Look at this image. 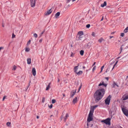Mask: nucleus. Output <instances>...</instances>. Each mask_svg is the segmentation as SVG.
Wrapping results in <instances>:
<instances>
[{"instance_id": "nucleus-17", "label": "nucleus", "mask_w": 128, "mask_h": 128, "mask_svg": "<svg viewBox=\"0 0 128 128\" xmlns=\"http://www.w3.org/2000/svg\"><path fill=\"white\" fill-rule=\"evenodd\" d=\"M77 97H76L73 100L72 103L73 104H75L77 102Z\"/></svg>"}, {"instance_id": "nucleus-15", "label": "nucleus", "mask_w": 128, "mask_h": 128, "mask_svg": "<svg viewBox=\"0 0 128 128\" xmlns=\"http://www.w3.org/2000/svg\"><path fill=\"white\" fill-rule=\"evenodd\" d=\"M78 65L75 66L74 68V72L76 73L77 72V70L78 69Z\"/></svg>"}, {"instance_id": "nucleus-9", "label": "nucleus", "mask_w": 128, "mask_h": 128, "mask_svg": "<svg viewBox=\"0 0 128 128\" xmlns=\"http://www.w3.org/2000/svg\"><path fill=\"white\" fill-rule=\"evenodd\" d=\"M76 90L75 91L72 90V91L70 96V98H72L76 94Z\"/></svg>"}, {"instance_id": "nucleus-2", "label": "nucleus", "mask_w": 128, "mask_h": 128, "mask_svg": "<svg viewBox=\"0 0 128 128\" xmlns=\"http://www.w3.org/2000/svg\"><path fill=\"white\" fill-rule=\"evenodd\" d=\"M111 96L110 95H109L105 100V102L106 104L108 105L109 104Z\"/></svg>"}, {"instance_id": "nucleus-35", "label": "nucleus", "mask_w": 128, "mask_h": 128, "mask_svg": "<svg viewBox=\"0 0 128 128\" xmlns=\"http://www.w3.org/2000/svg\"><path fill=\"white\" fill-rule=\"evenodd\" d=\"M118 61H116V62L114 64V65H113V67L112 68V70H113V69L114 68V66H115L116 65V64L117 63V62H118Z\"/></svg>"}, {"instance_id": "nucleus-22", "label": "nucleus", "mask_w": 128, "mask_h": 128, "mask_svg": "<svg viewBox=\"0 0 128 128\" xmlns=\"http://www.w3.org/2000/svg\"><path fill=\"white\" fill-rule=\"evenodd\" d=\"M76 74H78V75L79 76V75H80V74H82V71L80 70L78 72H76Z\"/></svg>"}, {"instance_id": "nucleus-50", "label": "nucleus", "mask_w": 128, "mask_h": 128, "mask_svg": "<svg viewBox=\"0 0 128 128\" xmlns=\"http://www.w3.org/2000/svg\"><path fill=\"white\" fill-rule=\"evenodd\" d=\"M42 39H41L39 40V42L40 43H41L42 42Z\"/></svg>"}, {"instance_id": "nucleus-52", "label": "nucleus", "mask_w": 128, "mask_h": 128, "mask_svg": "<svg viewBox=\"0 0 128 128\" xmlns=\"http://www.w3.org/2000/svg\"><path fill=\"white\" fill-rule=\"evenodd\" d=\"M114 62H114H112V63H111L110 64V65H111L112 64H113Z\"/></svg>"}, {"instance_id": "nucleus-32", "label": "nucleus", "mask_w": 128, "mask_h": 128, "mask_svg": "<svg viewBox=\"0 0 128 128\" xmlns=\"http://www.w3.org/2000/svg\"><path fill=\"white\" fill-rule=\"evenodd\" d=\"M104 65H103V66H102V67L101 68V70H100V72H102L103 70V68H104Z\"/></svg>"}, {"instance_id": "nucleus-39", "label": "nucleus", "mask_w": 128, "mask_h": 128, "mask_svg": "<svg viewBox=\"0 0 128 128\" xmlns=\"http://www.w3.org/2000/svg\"><path fill=\"white\" fill-rule=\"evenodd\" d=\"M82 84H80V87L78 89V92H79L80 91L81 88L82 87Z\"/></svg>"}, {"instance_id": "nucleus-61", "label": "nucleus", "mask_w": 128, "mask_h": 128, "mask_svg": "<svg viewBox=\"0 0 128 128\" xmlns=\"http://www.w3.org/2000/svg\"><path fill=\"white\" fill-rule=\"evenodd\" d=\"M83 68L84 69L85 68V67L84 66H83Z\"/></svg>"}, {"instance_id": "nucleus-11", "label": "nucleus", "mask_w": 128, "mask_h": 128, "mask_svg": "<svg viewBox=\"0 0 128 128\" xmlns=\"http://www.w3.org/2000/svg\"><path fill=\"white\" fill-rule=\"evenodd\" d=\"M32 73L33 75L34 76H35L36 74V71L35 68H33L32 70Z\"/></svg>"}, {"instance_id": "nucleus-40", "label": "nucleus", "mask_w": 128, "mask_h": 128, "mask_svg": "<svg viewBox=\"0 0 128 128\" xmlns=\"http://www.w3.org/2000/svg\"><path fill=\"white\" fill-rule=\"evenodd\" d=\"M92 35L94 36H96V34L94 32H93L92 33Z\"/></svg>"}, {"instance_id": "nucleus-24", "label": "nucleus", "mask_w": 128, "mask_h": 128, "mask_svg": "<svg viewBox=\"0 0 128 128\" xmlns=\"http://www.w3.org/2000/svg\"><path fill=\"white\" fill-rule=\"evenodd\" d=\"M68 116V114L67 113L66 114V116L64 118V121L65 122L66 121V120Z\"/></svg>"}, {"instance_id": "nucleus-26", "label": "nucleus", "mask_w": 128, "mask_h": 128, "mask_svg": "<svg viewBox=\"0 0 128 128\" xmlns=\"http://www.w3.org/2000/svg\"><path fill=\"white\" fill-rule=\"evenodd\" d=\"M6 124L7 126L8 127H10L11 126V123L10 122H7L6 123Z\"/></svg>"}, {"instance_id": "nucleus-55", "label": "nucleus", "mask_w": 128, "mask_h": 128, "mask_svg": "<svg viewBox=\"0 0 128 128\" xmlns=\"http://www.w3.org/2000/svg\"><path fill=\"white\" fill-rule=\"evenodd\" d=\"M30 83H29V84H28V86H27V88H28V87H29V86H30Z\"/></svg>"}, {"instance_id": "nucleus-59", "label": "nucleus", "mask_w": 128, "mask_h": 128, "mask_svg": "<svg viewBox=\"0 0 128 128\" xmlns=\"http://www.w3.org/2000/svg\"><path fill=\"white\" fill-rule=\"evenodd\" d=\"M106 78L107 80H108V78Z\"/></svg>"}, {"instance_id": "nucleus-47", "label": "nucleus", "mask_w": 128, "mask_h": 128, "mask_svg": "<svg viewBox=\"0 0 128 128\" xmlns=\"http://www.w3.org/2000/svg\"><path fill=\"white\" fill-rule=\"evenodd\" d=\"M15 36V35L14 34H13L12 35V38H14Z\"/></svg>"}, {"instance_id": "nucleus-10", "label": "nucleus", "mask_w": 128, "mask_h": 128, "mask_svg": "<svg viewBox=\"0 0 128 128\" xmlns=\"http://www.w3.org/2000/svg\"><path fill=\"white\" fill-rule=\"evenodd\" d=\"M82 36L79 35L78 36H77L76 38V40H82Z\"/></svg>"}, {"instance_id": "nucleus-33", "label": "nucleus", "mask_w": 128, "mask_h": 128, "mask_svg": "<svg viewBox=\"0 0 128 128\" xmlns=\"http://www.w3.org/2000/svg\"><path fill=\"white\" fill-rule=\"evenodd\" d=\"M30 50V49L29 48H25V51L26 52H28Z\"/></svg>"}, {"instance_id": "nucleus-1", "label": "nucleus", "mask_w": 128, "mask_h": 128, "mask_svg": "<svg viewBox=\"0 0 128 128\" xmlns=\"http://www.w3.org/2000/svg\"><path fill=\"white\" fill-rule=\"evenodd\" d=\"M105 90L103 88H101L97 90L94 94V98L95 101L98 102L103 97L105 93Z\"/></svg>"}, {"instance_id": "nucleus-3", "label": "nucleus", "mask_w": 128, "mask_h": 128, "mask_svg": "<svg viewBox=\"0 0 128 128\" xmlns=\"http://www.w3.org/2000/svg\"><path fill=\"white\" fill-rule=\"evenodd\" d=\"M110 120L111 119L110 118H108L102 121L104 122L106 124H108L110 125Z\"/></svg>"}, {"instance_id": "nucleus-28", "label": "nucleus", "mask_w": 128, "mask_h": 128, "mask_svg": "<svg viewBox=\"0 0 128 128\" xmlns=\"http://www.w3.org/2000/svg\"><path fill=\"white\" fill-rule=\"evenodd\" d=\"M84 50H81L80 51V54L81 56H83L84 54Z\"/></svg>"}, {"instance_id": "nucleus-41", "label": "nucleus", "mask_w": 128, "mask_h": 128, "mask_svg": "<svg viewBox=\"0 0 128 128\" xmlns=\"http://www.w3.org/2000/svg\"><path fill=\"white\" fill-rule=\"evenodd\" d=\"M90 26V24H87L86 26V27L87 28H89Z\"/></svg>"}, {"instance_id": "nucleus-44", "label": "nucleus", "mask_w": 128, "mask_h": 128, "mask_svg": "<svg viewBox=\"0 0 128 128\" xmlns=\"http://www.w3.org/2000/svg\"><path fill=\"white\" fill-rule=\"evenodd\" d=\"M96 66H95L93 67V68H92V71H94L96 69Z\"/></svg>"}, {"instance_id": "nucleus-14", "label": "nucleus", "mask_w": 128, "mask_h": 128, "mask_svg": "<svg viewBox=\"0 0 128 128\" xmlns=\"http://www.w3.org/2000/svg\"><path fill=\"white\" fill-rule=\"evenodd\" d=\"M52 12L51 9H50L49 10L47 11L45 13V15H49Z\"/></svg>"}, {"instance_id": "nucleus-38", "label": "nucleus", "mask_w": 128, "mask_h": 128, "mask_svg": "<svg viewBox=\"0 0 128 128\" xmlns=\"http://www.w3.org/2000/svg\"><path fill=\"white\" fill-rule=\"evenodd\" d=\"M45 98L44 97L43 98H42V102L43 103H44V102L45 100Z\"/></svg>"}, {"instance_id": "nucleus-6", "label": "nucleus", "mask_w": 128, "mask_h": 128, "mask_svg": "<svg viewBox=\"0 0 128 128\" xmlns=\"http://www.w3.org/2000/svg\"><path fill=\"white\" fill-rule=\"evenodd\" d=\"M92 117V116H88L87 119V121L88 122H89L92 120L93 119Z\"/></svg>"}, {"instance_id": "nucleus-13", "label": "nucleus", "mask_w": 128, "mask_h": 128, "mask_svg": "<svg viewBox=\"0 0 128 128\" xmlns=\"http://www.w3.org/2000/svg\"><path fill=\"white\" fill-rule=\"evenodd\" d=\"M102 85H103L105 87H106L107 86V84H105L104 83V82H102V83L100 82V84L98 85V86H100Z\"/></svg>"}, {"instance_id": "nucleus-4", "label": "nucleus", "mask_w": 128, "mask_h": 128, "mask_svg": "<svg viewBox=\"0 0 128 128\" xmlns=\"http://www.w3.org/2000/svg\"><path fill=\"white\" fill-rule=\"evenodd\" d=\"M122 111L124 114L126 116H128V110L125 108L121 107Z\"/></svg>"}, {"instance_id": "nucleus-37", "label": "nucleus", "mask_w": 128, "mask_h": 128, "mask_svg": "<svg viewBox=\"0 0 128 128\" xmlns=\"http://www.w3.org/2000/svg\"><path fill=\"white\" fill-rule=\"evenodd\" d=\"M34 36L36 38H37L38 37V35L36 33H34Z\"/></svg>"}, {"instance_id": "nucleus-7", "label": "nucleus", "mask_w": 128, "mask_h": 128, "mask_svg": "<svg viewBox=\"0 0 128 128\" xmlns=\"http://www.w3.org/2000/svg\"><path fill=\"white\" fill-rule=\"evenodd\" d=\"M117 110V108L116 106H112V112H115Z\"/></svg>"}, {"instance_id": "nucleus-51", "label": "nucleus", "mask_w": 128, "mask_h": 128, "mask_svg": "<svg viewBox=\"0 0 128 128\" xmlns=\"http://www.w3.org/2000/svg\"><path fill=\"white\" fill-rule=\"evenodd\" d=\"M73 54V53L72 52H71V55H70L71 56H72Z\"/></svg>"}, {"instance_id": "nucleus-27", "label": "nucleus", "mask_w": 128, "mask_h": 128, "mask_svg": "<svg viewBox=\"0 0 128 128\" xmlns=\"http://www.w3.org/2000/svg\"><path fill=\"white\" fill-rule=\"evenodd\" d=\"M128 26L126 27L124 30V32L125 33H126L128 32Z\"/></svg>"}, {"instance_id": "nucleus-53", "label": "nucleus", "mask_w": 128, "mask_h": 128, "mask_svg": "<svg viewBox=\"0 0 128 128\" xmlns=\"http://www.w3.org/2000/svg\"><path fill=\"white\" fill-rule=\"evenodd\" d=\"M103 20V16H102V19L100 20V21H102Z\"/></svg>"}, {"instance_id": "nucleus-18", "label": "nucleus", "mask_w": 128, "mask_h": 128, "mask_svg": "<svg viewBox=\"0 0 128 128\" xmlns=\"http://www.w3.org/2000/svg\"><path fill=\"white\" fill-rule=\"evenodd\" d=\"M83 33L82 31H80L78 32V34L77 36H78L79 35L82 36L83 35Z\"/></svg>"}, {"instance_id": "nucleus-25", "label": "nucleus", "mask_w": 128, "mask_h": 128, "mask_svg": "<svg viewBox=\"0 0 128 128\" xmlns=\"http://www.w3.org/2000/svg\"><path fill=\"white\" fill-rule=\"evenodd\" d=\"M50 82L49 84H48V86L46 87V90H48L49 89V88H50Z\"/></svg>"}, {"instance_id": "nucleus-62", "label": "nucleus", "mask_w": 128, "mask_h": 128, "mask_svg": "<svg viewBox=\"0 0 128 128\" xmlns=\"http://www.w3.org/2000/svg\"><path fill=\"white\" fill-rule=\"evenodd\" d=\"M52 116H53V117H54V116H53V115H51L50 116V117H52Z\"/></svg>"}, {"instance_id": "nucleus-8", "label": "nucleus", "mask_w": 128, "mask_h": 128, "mask_svg": "<svg viewBox=\"0 0 128 128\" xmlns=\"http://www.w3.org/2000/svg\"><path fill=\"white\" fill-rule=\"evenodd\" d=\"M94 111L93 109H92L90 108L88 116H92Z\"/></svg>"}, {"instance_id": "nucleus-45", "label": "nucleus", "mask_w": 128, "mask_h": 128, "mask_svg": "<svg viewBox=\"0 0 128 128\" xmlns=\"http://www.w3.org/2000/svg\"><path fill=\"white\" fill-rule=\"evenodd\" d=\"M124 33H121V35L120 36H122V37H123L124 36Z\"/></svg>"}, {"instance_id": "nucleus-19", "label": "nucleus", "mask_w": 128, "mask_h": 128, "mask_svg": "<svg viewBox=\"0 0 128 128\" xmlns=\"http://www.w3.org/2000/svg\"><path fill=\"white\" fill-rule=\"evenodd\" d=\"M27 64H30L31 63V59L30 58H28L27 59Z\"/></svg>"}, {"instance_id": "nucleus-5", "label": "nucleus", "mask_w": 128, "mask_h": 128, "mask_svg": "<svg viewBox=\"0 0 128 128\" xmlns=\"http://www.w3.org/2000/svg\"><path fill=\"white\" fill-rule=\"evenodd\" d=\"M35 0H30V5L32 7H34L35 6Z\"/></svg>"}, {"instance_id": "nucleus-16", "label": "nucleus", "mask_w": 128, "mask_h": 128, "mask_svg": "<svg viewBox=\"0 0 128 128\" xmlns=\"http://www.w3.org/2000/svg\"><path fill=\"white\" fill-rule=\"evenodd\" d=\"M60 12H58L56 13L55 14V17L56 18H58V16H60Z\"/></svg>"}, {"instance_id": "nucleus-42", "label": "nucleus", "mask_w": 128, "mask_h": 128, "mask_svg": "<svg viewBox=\"0 0 128 128\" xmlns=\"http://www.w3.org/2000/svg\"><path fill=\"white\" fill-rule=\"evenodd\" d=\"M45 32V30H44L40 34V37H41L42 36V35L43 34V33L44 32Z\"/></svg>"}, {"instance_id": "nucleus-54", "label": "nucleus", "mask_w": 128, "mask_h": 128, "mask_svg": "<svg viewBox=\"0 0 128 128\" xmlns=\"http://www.w3.org/2000/svg\"><path fill=\"white\" fill-rule=\"evenodd\" d=\"M36 118L37 119H38L39 118V116H36Z\"/></svg>"}, {"instance_id": "nucleus-21", "label": "nucleus", "mask_w": 128, "mask_h": 128, "mask_svg": "<svg viewBox=\"0 0 128 128\" xmlns=\"http://www.w3.org/2000/svg\"><path fill=\"white\" fill-rule=\"evenodd\" d=\"M128 99V95H126L125 97H124L123 100H124Z\"/></svg>"}, {"instance_id": "nucleus-31", "label": "nucleus", "mask_w": 128, "mask_h": 128, "mask_svg": "<svg viewBox=\"0 0 128 128\" xmlns=\"http://www.w3.org/2000/svg\"><path fill=\"white\" fill-rule=\"evenodd\" d=\"M31 41L30 40L27 42V46H28L30 43Z\"/></svg>"}, {"instance_id": "nucleus-49", "label": "nucleus", "mask_w": 128, "mask_h": 128, "mask_svg": "<svg viewBox=\"0 0 128 128\" xmlns=\"http://www.w3.org/2000/svg\"><path fill=\"white\" fill-rule=\"evenodd\" d=\"M109 37H110V39H111V38H113L114 37V36H109Z\"/></svg>"}, {"instance_id": "nucleus-56", "label": "nucleus", "mask_w": 128, "mask_h": 128, "mask_svg": "<svg viewBox=\"0 0 128 128\" xmlns=\"http://www.w3.org/2000/svg\"><path fill=\"white\" fill-rule=\"evenodd\" d=\"M95 64H96V62H94L92 66H94Z\"/></svg>"}, {"instance_id": "nucleus-29", "label": "nucleus", "mask_w": 128, "mask_h": 128, "mask_svg": "<svg viewBox=\"0 0 128 128\" xmlns=\"http://www.w3.org/2000/svg\"><path fill=\"white\" fill-rule=\"evenodd\" d=\"M104 40L103 38H101L100 39H99L98 40V41L100 43H101Z\"/></svg>"}, {"instance_id": "nucleus-58", "label": "nucleus", "mask_w": 128, "mask_h": 128, "mask_svg": "<svg viewBox=\"0 0 128 128\" xmlns=\"http://www.w3.org/2000/svg\"><path fill=\"white\" fill-rule=\"evenodd\" d=\"M62 94L63 96H64V97L65 96V95L64 94Z\"/></svg>"}, {"instance_id": "nucleus-34", "label": "nucleus", "mask_w": 128, "mask_h": 128, "mask_svg": "<svg viewBox=\"0 0 128 128\" xmlns=\"http://www.w3.org/2000/svg\"><path fill=\"white\" fill-rule=\"evenodd\" d=\"M118 61H116V62L114 64V65H113V67L112 68V70H113V69L114 68V66H115L116 65V64L117 63V62H118Z\"/></svg>"}, {"instance_id": "nucleus-63", "label": "nucleus", "mask_w": 128, "mask_h": 128, "mask_svg": "<svg viewBox=\"0 0 128 128\" xmlns=\"http://www.w3.org/2000/svg\"><path fill=\"white\" fill-rule=\"evenodd\" d=\"M120 50H121V51L122 50V47H120Z\"/></svg>"}, {"instance_id": "nucleus-23", "label": "nucleus", "mask_w": 128, "mask_h": 128, "mask_svg": "<svg viewBox=\"0 0 128 128\" xmlns=\"http://www.w3.org/2000/svg\"><path fill=\"white\" fill-rule=\"evenodd\" d=\"M98 106V105H96L94 106H93L92 108V107H91L90 108H91L92 109H93L94 110V109L96 108V107H97Z\"/></svg>"}, {"instance_id": "nucleus-30", "label": "nucleus", "mask_w": 128, "mask_h": 128, "mask_svg": "<svg viewBox=\"0 0 128 128\" xmlns=\"http://www.w3.org/2000/svg\"><path fill=\"white\" fill-rule=\"evenodd\" d=\"M16 66L14 65L13 66V68L12 69V70H16Z\"/></svg>"}, {"instance_id": "nucleus-64", "label": "nucleus", "mask_w": 128, "mask_h": 128, "mask_svg": "<svg viewBox=\"0 0 128 128\" xmlns=\"http://www.w3.org/2000/svg\"><path fill=\"white\" fill-rule=\"evenodd\" d=\"M126 79H127L128 78V76H126Z\"/></svg>"}, {"instance_id": "nucleus-20", "label": "nucleus", "mask_w": 128, "mask_h": 128, "mask_svg": "<svg viewBox=\"0 0 128 128\" xmlns=\"http://www.w3.org/2000/svg\"><path fill=\"white\" fill-rule=\"evenodd\" d=\"M106 2H104V3L102 4L101 5V6L102 7H104V6H106Z\"/></svg>"}, {"instance_id": "nucleus-43", "label": "nucleus", "mask_w": 128, "mask_h": 128, "mask_svg": "<svg viewBox=\"0 0 128 128\" xmlns=\"http://www.w3.org/2000/svg\"><path fill=\"white\" fill-rule=\"evenodd\" d=\"M52 104H51L50 106H49V107L50 108H52Z\"/></svg>"}, {"instance_id": "nucleus-12", "label": "nucleus", "mask_w": 128, "mask_h": 128, "mask_svg": "<svg viewBox=\"0 0 128 128\" xmlns=\"http://www.w3.org/2000/svg\"><path fill=\"white\" fill-rule=\"evenodd\" d=\"M116 86L117 87H118V85L115 82H114L112 86V88H115Z\"/></svg>"}, {"instance_id": "nucleus-36", "label": "nucleus", "mask_w": 128, "mask_h": 128, "mask_svg": "<svg viewBox=\"0 0 128 128\" xmlns=\"http://www.w3.org/2000/svg\"><path fill=\"white\" fill-rule=\"evenodd\" d=\"M56 102V100L54 99H52V104H54Z\"/></svg>"}, {"instance_id": "nucleus-60", "label": "nucleus", "mask_w": 128, "mask_h": 128, "mask_svg": "<svg viewBox=\"0 0 128 128\" xmlns=\"http://www.w3.org/2000/svg\"><path fill=\"white\" fill-rule=\"evenodd\" d=\"M114 32H112V33H111V34H114Z\"/></svg>"}, {"instance_id": "nucleus-46", "label": "nucleus", "mask_w": 128, "mask_h": 128, "mask_svg": "<svg viewBox=\"0 0 128 128\" xmlns=\"http://www.w3.org/2000/svg\"><path fill=\"white\" fill-rule=\"evenodd\" d=\"M4 49V48L3 47L1 46L0 47V52L1 51V50H3Z\"/></svg>"}, {"instance_id": "nucleus-57", "label": "nucleus", "mask_w": 128, "mask_h": 128, "mask_svg": "<svg viewBox=\"0 0 128 128\" xmlns=\"http://www.w3.org/2000/svg\"><path fill=\"white\" fill-rule=\"evenodd\" d=\"M68 1V2H69L71 0H67Z\"/></svg>"}, {"instance_id": "nucleus-48", "label": "nucleus", "mask_w": 128, "mask_h": 128, "mask_svg": "<svg viewBox=\"0 0 128 128\" xmlns=\"http://www.w3.org/2000/svg\"><path fill=\"white\" fill-rule=\"evenodd\" d=\"M6 96H4V97L3 98V99H2L3 101H4V99L6 98Z\"/></svg>"}]
</instances>
